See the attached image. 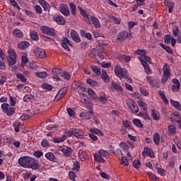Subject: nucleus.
I'll list each match as a JSON object with an SVG mask.
<instances>
[{
	"label": "nucleus",
	"mask_w": 181,
	"mask_h": 181,
	"mask_svg": "<svg viewBox=\"0 0 181 181\" xmlns=\"http://www.w3.org/2000/svg\"><path fill=\"white\" fill-rule=\"evenodd\" d=\"M28 169H32V170H39V169H40L39 160H36V158L33 157H31Z\"/></svg>",
	"instance_id": "39448f33"
},
{
	"label": "nucleus",
	"mask_w": 181,
	"mask_h": 181,
	"mask_svg": "<svg viewBox=\"0 0 181 181\" xmlns=\"http://www.w3.org/2000/svg\"><path fill=\"white\" fill-rule=\"evenodd\" d=\"M100 76H101L102 80H103V81L105 82L107 84H108V83L111 81L105 70L102 71V74Z\"/></svg>",
	"instance_id": "cd10ccee"
},
{
	"label": "nucleus",
	"mask_w": 181,
	"mask_h": 181,
	"mask_svg": "<svg viewBox=\"0 0 181 181\" xmlns=\"http://www.w3.org/2000/svg\"><path fill=\"white\" fill-rule=\"evenodd\" d=\"M86 83L90 86V87H99L100 86V83L96 81H94L91 78H88L86 80Z\"/></svg>",
	"instance_id": "473e14b6"
},
{
	"label": "nucleus",
	"mask_w": 181,
	"mask_h": 181,
	"mask_svg": "<svg viewBox=\"0 0 181 181\" xmlns=\"http://www.w3.org/2000/svg\"><path fill=\"white\" fill-rule=\"evenodd\" d=\"M60 76L63 77V78H64V80H66V81H69V80L71 78V76L70 75V73L66 71H62V72H61Z\"/></svg>",
	"instance_id": "f704fd0d"
},
{
	"label": "nucleus",
	"mask_w": 181,
	"mask_h": 181,
	"mask_svg": "<svg viewBox=\"0 0 181 181\" xmlns=\"http://www.w3.org/2000/svg\"><path fill=\"white\" fill-rule=\"evenodd\" d=\"M59 11L64 16H70V9L66 4H61L59 5Z\"/></svg>",
	"instance_id": "9b49d317"
},
{
	"label": "nucleus",
	"mask_w": 181,
	"mask_h": 181,
	"mask_svg": "<svg viewBox=\"0 0 181 181\" xmlns=\"http://www.w3.org/2000/svg\"><path fill=\"white\" fill-rule=\"evenodd\" d=\"M90 69L93 71V73H95L97 76H101V70L98 69V67L90 65Z\"/></svg>",
	"instance_id": "8fccbe9b"
},
{
	"label": "nucleus",
	"mask_w": 181,
	"mask_h": 181,
	"mask_svg": "<svg viewBox=\"0 0 181 181\" xmlns=\"http://www.w3.org/2000/svg\"><path fill=\"white\" fill-rule=\"evenodd\" d=\"M123 127L126 128L127 129H132L131 127V122L128 120H123L122 121Z\"/></svg>",
	"instance_id": "13d9d810"
},
{
	"label": "nucleus",
	"mask_w": 181,
	"mask_h": 181,
	"mask_svg": "<svg viewBox=\"0 0 181 181\" xmlns=\"http://www.w3.org/2000/svg\"><path fill=\"white\" fill-rule=\"evenodd\" d=\"M41 31L42 33H44V35H47L48 36H56L54 30L46 25L41 26Z\"/></svg>",
	"instance_id": "9d476101"
},
{
	"label": "nucleus",
	"mask_w": 181,
	"mask_h": 181,
	"mask_svg": "<svg viewBox=\"0 0 181 181\" xmlns=\"http://www.w3.org/2000/svg\"><path fill=\"white\" fill-rule=\"evenodd\" d=\"M16 77L17 78H18L19 80H21V81L22 83H26V81H28V80L26 79V78H25V76H23L22 74H16Z\"/></svg>",
	"instance_id": "0e129e2a"
},
{
	"label": "nucleus",
	"mask_w": 181,
	"mask_h": 181,
	"mask_svg": "<svg viewBox=\"0 0 181 181\" xmlns=\"http://www.w3.org/2000/svg\"><path fill=\"white\" fill-rule=\"evenodd\" d=\"M176 134V127L175 125L168 126V135H175Z\"/></svg>",
	"instance_id": "c03bdc74"
},
{
	"label": "nucleus",
	"mask_w": 181,
	"mask_h": 181,
	"mask_svg": "<svg viewBox=\"0 0 181 181\" xmlns=\"http://www.w3.org/2000/svg\"><path fill=\"white\" fill-rule=\"evenodd\" d=\"M134 54H138L140 57H144L146 54V51L145 49H136Z\"/></svg>",
	"instance_id": "603ef678"
},
{
	"label": "nucleus",
	"mask_w": 181,
	"mask_h": 181,
	"mask_svg": "<svg viewBox=\"0 0 181 181\" xmlns=\"http://www.w3.org/2000/svg\"><path fill=\"white\" fill-rule=\"evenodd\" d=\"M41 87L42 88H44V90H48V91H52V90H53V86L48 83H42L41 85Z\"/></svg>",
	"instance_id": "4d7b16f0"
},
{
	"label": "nucleus",
	"mask_w": 181,
	"mask_h": 181,
	"mask_svg": "<svg viewBox=\"0 0 181 181\" xmlns=\"http://www.w3.org/2000/svg\"><path fill=\"white\" fill-rule=\"evenodd\" d=\"M35 76L37 77H39L40 78H46L47 77V73L46 72H37L35 74Z\"/></svg>",
	"instance_id": "052dcab7"
},
{
	"label": "nucleus",
	"mask_w": 181,
	"mask_h": 181,
	"mask_svg": "<svg viewBox=\"0 0 181 181\" xmlns=\"http://www.w3.org/2000/svg\"><path fill=\"white\" fill-rule=\"evenodd\" d=\"M30 46V43L28 41H20L17 44V47L20 49V50H25V49H28Z\"/></svg>",
	"instance_id": "a211bd4d"
},
{
	"label": "nucleus",
	"mask_w": 181,
	"mask_h": 181,
	"mask_svg": "<svg viewBox=\"0 0 181 181\" xmlns=\"http://www.w3.org/2000/svg\"><path fill=\"white\" fill-rule=\"evenodd\" d=\"M9 144L10 145H13L16 148H19L21 146V141L14 139H11V140H9Z\"/></svg>",
	"instance_id": "a19ab883"
},
{
	"label": "nucleus",
	"mask_w": 181,
	"mask_h": 181,
	"mask_svg": "<svg viewBox=\"0 0 181 181\" xmlns=\"http://www.w3.org/2000/svg\"><path fill=\"white\" fill-rule=\"evenodd\" d=\"M132 122L135 127H137V128H144V124H142V122H141V119H134L132 120Z\"/></svg>",
	"instance_id": "58836bf2"
},
{
	"label": "nucleus",
	"mask_w": 181,
	"mask_h": 181,
	"mask_svg": "<svg viewBox=\"0 0 181 181\" xmlns=\"http://www.w3.org/2000/svg\"><path fill=\"white\" fill-rule=\"evenodd\" d=\"M7 62L8 63V66H15L16 64V62H18V58L16 57V51L15 49L10 48L8 50Z\"/></svg>",
	"instance_id": "f257e3e1"
},
{
	"label": "nucleus",
	"mask_w": 181,
	"mask_h": 181,
	"mask_svg": "<svg viewBox=\"0 0 181 181\" xmlns=\"http://www.w3.org/2000/svg\"><path fill=\"white\" fill-rule=\"evenodd\" d=\"M98 101H99V103H101V104H105V103H107V101H108V98H107V96L105 95V94H104V95L98 96Z\"/></svg>",
	"instance_id": "de8ad7c7"
},
{
	"label": "nucleus",
	"mask_w": 181,
	"mask_h": 181,
	"mask_svg": "<svg viewBox=\"0 0 181 181\" xmlns=\"http://www.w3.org/2000/svg\"><path fill=\"white\" fill-rule=\"evenodd\" d=\"M165 6H168V13H172L173 8L175 6V2H173V1H165Z\"/></svg>",
	"instance_id": "c85d7f7f"
},
{
	"label": "nucleus",
	"mask_w": 181,
	"mask_h": 181,
	"mask_svg": "<svg viewBox=\"0 0 181 181\" xmlns=\"http://www.w3.org/2000/svg\"><path fill=\"white\" fill-rule=\"evenodd\" d=\"M151 117L154 121H159V119H160V117L158 115V112H156L155 109L151 110Z\"/></svg>",
	"instance_id": "e433bc0d"
},
{
	"label": "nucleus",
	"mask_w": 181,
	"mask_h": 181,
	"mask_svg": "<svg viewBox=\"0 0 181 181\" xmlns=\"http://www.w3.org/2000/svg\"><path fill=\"white\" fill-rule=\"evenodd\" d=\"M93 103H88V104H86L85 105V108H86L87 110H89V114H90L91 115H93V114H94V110H93Z\"/></svg>",
	"instance_id": "5fc2aeb1"
},
{
	"label": "nucleus",
	"mask_w": 181,
	"mask_h": 181,
	"mask_svg": "<svg viewBox=\"0 0 181 181\" xmlns=\"http://www.w3.org/2000/svg\"><path fill=\"white\" fill-rule=\"evenodd\" d=\"M45 157L48 160H50V162H54L55 163H57L59 162V159H57V158H56V156H54V153L52 152H48L45 153Z\"/></svg>",
	"instance_id": "f3484780"
},
{
	"label": "nucleus",
	"mask_w": 181,
	"mask_h": 181,
	"mask_svg": "<svg viewBox=\"0 0 181 181\" xmlns=\"http://www.w3.org/2000/svg\"><path fill=\"white\" fill-rule=\"evenodd\" d=\"M90 21L93 23V25L97 29L101 28V23H100V20L95 16H90Z\"/></svg>",
	"instance_id": "412c9836"
},
{
	"label": "nucleus",
	"mask_w": 181,
	"mask_h": 181,
	"mask_svg": "<svg viewBox=\"0 0 181 181\" xmlns=\"http://www.w3.org/2000/svg\"><path fill=\"white\" fill-rule=\"evenodd\" d=\"M90 132L92 134H96V135H99L100 136H104V133H103L101 132V130L97 129V128H93V129H90Z\"/></svg>",
	"instance_id": "79ce46f5"
},
{
	"label": "nucleus",
	"mask_w": 181,
	"mask_h": 181,
	"mask_svg": "<svg viewBox=\"0 0 181 181\" xmlns=\"http://www.w3.org/2000/svg\"><path fill=\"white\" fill-rule=\"evenodd\" d=\"M12 34L16 36V37H18V39H22L23 37V33H22V30H21L18 28H15L12 30Z\"/></svg>",
	"instance_id": "bb28decb"
},
{
	"label": "nucleus",
	"mask_w": 181,
	"mask_h": 181,
	"mask_svg": "<svg viewBox=\"0 0 181 181\" xmlns=\"http://www.w3.org/2000/svg\"><path fill=\"white\" fill-rule=\"evenodd\" d=\"M153 140L156 145H159L160 144V140L163 141V137H160V134L159 133L156 132L153 134Z\"/></svg>",
	"instance_id": "6ab92c4d"
},
{
	"label": "nucleus",
	"mask_w": 181,
	"mask_h": 181,
	"mask_svg": "<svg viewBox=\"0 0 181 181\" xmlns=\"http://www.w3.org/2000/svg\"><path fill=\"white\" fill-rule=\"evenodd\" d=\"M69 9H70V11L71 12V14L74 16H76V12L77 11V7L76 6V4H74V2L69 3Z\"/></svg>",
	"instance_id": "c9c22d12"
},
{
	"label": "nucleus",
	"mask_w": 181,
	"mask_h": 181,
	"mask_svg": "<svg viewBox=\"0 0 181 181\" xmlns=\"http://www.w3.org/2000/svg\"><path fill=\"white\" fill-rule=\"evenodd\" d=\"M97 51L98 49H96L95 48L92 49V50H90L88 54L89 57H95L98 54Z\"/></svg>",
	"instance_id": "69168bd1"
},
{
	"label": "nucleus",
	"mask_w": 181,
	"mask_h": 181,
	"mask_svg": "<svg viewBox=\"0 0 181 181\" xmlns=\"http://www.w3.org/2000/svg\"><path fill=\"white\" fill-rule=\"evenodd\" d=\"M127 39H132V35L128 33L127 31H122L119 33L117 36V40L118 42H124V40H127Z\"/></svg>",
	"instance_id": "0eeeda50"
},
{
	"label": "nucleus",
	"mask_w": 181,
	"mask_h": 181,
	"mask_svg": "<svg viewBox=\"0 0 181 181\" xmlns=\"http://www.w3.org/2000/svg\"><path fill=\"white\" fill-rule=\"evenodd\" d=\"M78 156L81 158V160L84 162L87 159V153L84 151L83 150H79Z\"/></svg>",
	"instance_id": "4c0bfd02"
},
{
	"label": "nucleus",
	"mask_w": 181,
	"mask_h": 181,
	"mask_svg": "<svg viewBox=\"0 0 181 181\" xmlns=\"http://www.w3.org/2000/svg\"><path fill=\"white\" fill-rule=\"evenodd\" d=\"M78 9L81 15L82 16H83V18H87V19H88V21H90V17L88 16V14H87V11H86V10L82 8L80 6H78Z\"/></svg>",
	"instance_id": "ea45409f"
},
{
	"label": "nucleus",
	"mask_w": 181,
	"mask_h": 181,
	"mask_svg": "<svg viewBox=\"0 0 181 181\" xmlns=\"http://www.w3.org/2000/svg\"><path fill=\"white\" fill-rule=\"evenodd\" d=\"M71 37L75 43H80L81 42V39L80 38V35H78V33H77V31L75 30H71Z\"/></svg>",
	"instance_id": "2eb2a0df"
},
{
	"label": "nucleus",
	"mask_w": 181,
	"mask_h": 181,
	"mask_svg": "<svg viewBox=\"0 0 181 181\" xmlns=\"http://www.w3.org/2000/svg\"><path fill=\"white\" fill-rule=\"evenodd\" d=\"M79 117L81 118H83L84 119H90V112H83L80 113Z\"/></svg>",
	"instance_id": "864d4df0"
},
{
	"label": "nucleus",
	"mask_w": 181,
	"mask_h": 181,
	"mask_svg": "<svg viewBox=\"0 0 181 181\" xmlns=\"http://www.w3.org/2000/svg\"><path fill=\"white\" fill-rule=\"evenodd\" d=\"M53 21L58 25H64L66 23V18L63 16L56 14L53 16Z\"/></svg>",
	"instance_id": "ddd939ff"
},
{
	"label": "nucleus",
	"mask_w": 181,
	"mask_h": 181,
	"mask_svg": "<svg viewBox=\"0 0 181 181\" xmlns=\"http://www.w3.org/2000/svg\"><path fill=\"white\" fill-rule=\"evenodd\" d=\"M170 103L173 105V107H174V108H175V110H177V111H181V104H180V102L176 101V100H175L173 99H170Z\"/></svg>",
	"instance_id": "b1692460"
},
{
	"label": "nucleus",
	"mask_w": 181,
	"mask_h": 181,
	"mask_svg": "<svg viewBox=\"0 0 181 181\" xmlns=\"http://www.w3.org/2000/svg\"><path fill=\"white\" fill-rule=\"evenodd\" d=\"M170 40H172V37H170V35L168 34L164 36V43L169 45V43H170Z\"/></svg>",
	"instance_id": "338daca9"
},
{
	"label": "nucleus",
	"mask_w": 181,
	"mask_h": 181,
	"mask_svg": "<svg viewBox=\"0 0 181 181\" xmlns=\"http://www.w3.org/2000/svg\"><path fill=\"white\" fill-rule=\"evenodd\" d=\"M39 4L42 6L44 11L47 12H50V4L45 0H39L38 1Z\"/></svg>",
	"instance_id": "aec40b11"
},
{
	"label": "nucleus",
	"mask_w": 181,
	"mask_h": 181,
	"mask_svg": "<svg viewBox=\"0 0 181 181\" xmlns=\"http://www.w3.org/2000/svg\"><path fill=\"white\" fill-rule=\"evenodd\" d=\"M144 153L147 154L150 158H155V154L153 153V151L151 150L149 147H144Z\"/></svg>",
	"instance_id": "2f4dec72"
},
{
	"label": "nucleus",
	"mask_w": 181,
	"mask_h": 181,
	"mask_svg": "<svg viewBox=\"0 0 181 181\" xmlns=\"http://www.w3.org/2000/svg\"><path fill=\"white\" fill-rule=\"evenodd\" d=\"M163 74L161 77L162 83L165 84L169 80V77H170V66L168 64H165L163 67Z\"/></svg>",
	"instance_id": "f03ea898"
},
{
	"label": "nucleus",
	"mask_w": 181,
	"mask_h": 181,
	"mask_svg": "<svg viewBox=\"0 0 181 181\" xmlns=\"http://www.w3.org/2000/svg\"><path fill=\"white\" fill-rule=\"evenodd\" d=\"M1 109L3 112L8 117L15 114V107H11L8 103L1 104Z\"/></svg>",
	"instance_id": "7ed1b4c3"
},
{
	"label": "nucleus",
	"mask_w": 181,
	"mask_h": 181,
	"mask_svg": "<svg viewBox=\"0 0 181 181\" xmlns=\"http://www.w3.org/2000/svg\"><path fill=\"white\" fill-rule=\"evenodd\" d=\"M129 107L133 114H138V112H139V107H138V105H136L135 101L130 100L129 102Z\"/></svg>",
	"instance_id": "dca6fc26"
},
{
	"label": "nucleus",
	"mask_w": 181,
	"mask_h": 181,
	"mask_svg": "<svg viewBox=\"0 0 181 181\" xmlns=\"http://www.w3.org/2000/svg\"><path fill=\"white\" fill-rule=\"evenodd\" d=\"M73 132L74 136H76V138H78L79 139H83L84 136V133L77 128H73Z\"/></svg>",
	"instance_id": "4be33fe9"
},
{
	"label": "nucleus",
	"mask_w": 181,
	"mask_h": 181,
	"mask_svg": "<svg viewBox=\"0 0 181 181\" xmlns=\"http://www.w3.org/2000/svg\"><path fill=\"white\" fill-rule=\"evenodd\" d=\"M133 165L135 169L139 170L141 168V160H134L133 161Z\"/></svg>",
	"instance_id": "680f3d73"
},
{
	"label": "nucleus",
	"mask_w": 181,
	"mask_h": 181,
	"mask_svg": "<svg viewBox=\"0 0 181 181\" xmlns=\"http://www.w3.org/2000/svg\"><path fill=\"white\" fill-rule=\"evenodd\" d=\"M67 94V88L64 87L61 88L58 93H57L55 98H54V101H59V100H62L63 97H64Z\"/></svg>",
	"instance_id": "f8f14e48"
},
{
	"label": "nucleus",
	"mask_w": 181,
	"mask_h": 181,
	"mask_svg": "<svg viewBox=\"0 0 181 181\" xmlns=\"http://www.w3.org/2000/svg\"><path fill=\"white\" fill-rule=\"evenodd\" d=\"M30 36L33 40L37 42L39 40V35H37V32L33 31L30 33Z\"/></svg>",
	"instance_id": "6e6d98bb"
},
{
	"label": "nucleus",
	"mask_w": 181,
	"mask_h": 181,
	"mask_svg": "<svg viewBox=\"0 0 181 181\" xmlns=\"http://www.w3.org/2000/svg\"><path fill=\"white\" fill-rule=\"evenodd\" d=\"M34 9L38 15H42V13L43 12V9H42V7L40 5H35L34 6Z\"/></svg>",
	"instance_id": "bf43d9fd"
},
{
	"label": "nucleus",
	"mask_w": 181,
	"mask_h": 181,
	"mask_svg": "<svg viewBox=\"0 0 181 181\" xmlns=\"http://www.w3.org/2000/svg\"><path fill=\"white\" fill-rule=\"evenodd\" d=\"M98 156L108 159V158H110V152H108L107 150L100 149L98 151Z\"/></svg>",
	"instance_id": "a878e982"
},
{
	"label": "nucleus",
	"mask_w": 181,
	"mask_h": 181,
	"mask_svg": "<svg viewBox=\"0 0 181 181\" xmlns=\"http://www.w3.org/2000/svg\"><path fill=\"white\" fill-rule=\"evenodd\" d=\"M81 36L82 37H86V39H88V40H91L93 39V35L90 33H86V30H80Z\"/></svg>",
	"instance_id": "c756f323"
},
{
	"label": "nucleus",
	"mask_w": 181,
	"mask_h": 181,
	"mask_svg": "<svg viewBox=\"0 0 181 181\" xmlns=\"http://www.w3.org/2000/svg\"><path fill=\"white\" fill-rule=\"evenodd\" d=\"M66 139H67V136H66V135H64L59 138H54V144H60V142H64V141H66Z\"/></svg>",
	"instance_id": "a18cd8bd"
},
{
	"label": "nucleus",
	"mask_w": 181,
	"mask_h": 181,
	"mask_svg": "<svg viewBox=\"0 0 181 181\" xmlns=\"http://www.w3.org/2000/svg\"><path fill=\"white\" fill-rule=\"evenodd\" d=\"M139 107H141V110H143V111H145L146 110V103L142 100H139L137 103Z\"/></svg>",
	"instance_id": "e2e57ef3"
},
{
	"label": "nucleus",
	"mask_w": 181,
	"mask_h": 181,
	"mask_svg": "<svg viewBox=\"0 0 181 181\" xmlns=\"http://www.w3.org/2000/svg\"><path fill=\"white\" fill-rule=\"evenodd\" d=\"M52 71L54 75L53 78H55L56 81H60V76L63 70L62 69L53 68Z\"/></svg>",
	"instance_id": "4468645a"
},
{
	"label": "nucleus",
	"mask_w": 181,
	"mask_h": 181,
	"mask_svg": "<svg viewBox=\"0 0 181 181\" xmlns=\"http://www.w3.org/2000/svg\"><path fill=\"white\" fill-rule=\"evenodd\" d=\"M61 46L67 52H70V47L69 46H72L71 41L69 40V38L66 37H63L61 40Z\"/></svg>",
	"instance_id": "1a4fd4ad"
},
{
	"label": "nucleus",
	"mask_w": 181,
	"mask_h": 181,
	"mask_svg": "<svg viewBox=\"0 0 181 181\" xmlns=\"http://www.w3.org/2000/svg\"><path fill=\"white\" fill-rule=\"evenodd\" d=\"M108 18H109V19H111V21H112V22L114 23H115L116 25H119V23H121V20H119V18L114 16L113 15L110 14L108 16Z\"/></svg>",
	"instance_id": "37998d69"
},
{
	"label": "nucleus",
	"mask_w": 181,
	"mask_h": 181,
	"mask_svg": "<svg viewBox=\"0 0 181 181\" xmlns=\"http://www.w3.org/2000/svg\"><path fill=\"white\" fill-rule=\"evenodd\" d=\"M94 158L96 162H98L99 163H105V159L98 156V154H95Z\"/></svg>",
	"instance_id": "09e8293b"
},
{
	"label": "nucleus",
	"mask_w": 181,
	"mask_h": 181,
	"mask_svg": "<svg viewBox=\"0 0 181 181\" xmlns=\"http://www.w3.org/2000/svg\"><path fill=\"white\" fill-rule=\"evenodd\" d=\"M87 93L91 100H97V99H98V95H97V93H95V91L94 90L88 88Z\"/></svg>",
	"instance_id": "393cba45"
},
{
	"label": "nucleus",
	"mask_w": 181,
	"mask_h": 181,
	"mask_svg": "<svg viewBox=\"0 0 181 181\" xmlns=\"http://www.w3.org/2000/svg\"><path fill=\"white\" fill-rule=\"evenodd\" d=\"M33 98V96L31 94H28L23 97V101H25V103H29V101H30Z\"/></svg>",
	"instance_id": "774afa93"
},
{
	"label": "nucleus",
	"mask_w": 181,
	"mask_h": 181,
	"mask_svg": "<svg viewBox=\"0 0 181 181\" xmlns=\"http://www.w3.org/2000/svg\"><path fill=\"white\" fill-rule=\"evenodd\" d=\"M31 158L32 157L28 156L21 157L20 158H18V165H20V166H22V168H25L28 169Z\"/></svg>",
	"instance_id": "423d86ee"
},
{
	"label": "nucleus",
	"mask_w": 181,
	"mask_h": 181,
	"mask_svg": "<svg viewBox=\"0 0 181 181\" xmlns=\"http://www.w3.org/2000/svg\"><path fill=\"white\" fill-rule=\"evenodd\" d=\"M33 53L36 57H38L39 59H45L47 57L46 51L42 48H39L38 47H35L33 49Z\"/></svg>",
	"instance_id": "6e6552de"
},
{
	"label": "nucleus",
	"mask_w": 181,
	"mask_h": 181,
	"mask_svg": "<svg viewBox=\"0 0 181 181\" xmlns=\"http://www.w3.org/2000/svg\"><path fill=\"white\" fill-rule=\"evenodd\" d=\"M112 86L116 91H118L119 93H122V86H121V84L112 81Z\"/></svg>",
	"instance_id": "7c9ffc66"
},
{
	"label": "nucleus",
	"mask_w": 181,
	"mask_h": 181,
	"mask_svg": "<svg viewBox=\"0 0 181 181\" xmlns=\"http://www.w3.org/2000/svg\"><path fill=\"white\" fill-rule=\"evenodd\" d=\"M143 67L144 68L145 72L146 73V74H151V67L149 66V64H148V62H143V64H141Z\"/></svg>",
	"instance_id": "49530a36"
},
{
	"label": "nucleus",
	"mask_w": 181,
	"mask_h": 181,
	"mask_svg": "<svg viewBox=\"0 0 181 181\" xmlns=\"http://www.w3.org/2000/svg\"><path fill=\"white\" fill-rule=\"evenodd\" d=\"M62 152L64 153V156L69 157L71 155V148L66 146L62 149Z\"/></svg>",
	"instance_id": "72a5a7b5"
},
{
	"label": "nucleus",
	"mask_w": 181,
	"mask_h": 181,
	"mask_svg": "<svg viewBox=\"0 0 181 181\" xmlns=\"http://www.w3.org/2000/svg\"><path fill=\"white\" fill-rule=\"evenodd\" d=\"M127 73L128 71H127V69H123L119 65H117L115 67V74H116V76L119 77L120 80H122V78L127 76Z\"/></svg>",
	"instance_id": "20e7f679"
},
{
	"label": "nucleus",
	"mask_w": 181,
	"mask_h": 181,
	"mask_svg": "<svg viewBox=\"0 0 181 181\" xmlns=\"http://www.w3.org/2000/svg\"><path fill=\"white\" fill-rule=\"evenodd\" d=\"M119 148L124 151V152H127V151H129V146H128V144H127L126 142H121L119 144Z\"/></svg>",
	"instance_id": "3c124183"
},
{
	"label": "nucleus",
	"mask_w": 181,
	"mask_h": 181,
	"mask_svg": "<svg viewBox=\"0 0 181 181\" xmlns=\"http://www.w3.org/2000/svg\"><path fill=\"white\" fill-rule=\"evenodd\" d=\"M138 59L139 62H141V64L149 63L150 64H152V59L150 57L146 56V54L144 57H139Z\"/></svg>",
	"instance_id": "5701e85b"
}]
</instances>
